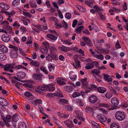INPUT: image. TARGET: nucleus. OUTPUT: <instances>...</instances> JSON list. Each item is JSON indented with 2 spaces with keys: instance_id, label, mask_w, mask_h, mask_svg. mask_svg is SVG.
<instances>
[{
  "instance_id": "1",
  "label": "nucleus",
  "mask_w": 128,
  "mask_h": 128,
  "mask_svg": "<svg viewBox=\"0 0 128 128\" xmlns=\"http://www.w3.org/2000/svg\"><path fill=\"white\" fill-rule=\"evenodd\" d=\"M115 117L118 120L122 121L125 118L126 114L124 112L119 111L116 112Z\"/></svg>"
},
{
  "instance_id": "2",
  "label": "nucleus",
  "mask_w": 128,
  "mask_h": 128,
  "mask_svg": "<svg viewBox=\"0 0 128 128\" xmlns=\"http://www.w3.org/2000/svg\"><path fill=\"white\" fill-rule=\"evenodd\" d=\"M11 116L10 115H7L5 118H3V120L6 123L7 126L10 127L11 123Z\"/></svg>"
},
{
  "instance_id": "3",
  "label": "nucleus",
  "mask_w": 128,
  "mask_h": 128,
  "mask_svg": "<svg viewBox=\"0 0 128 128\" xmlns=\"http://www.w3.org/2000/svg\"><path fill=\"white\" fill-rule=\"evenodd\" d=\"M8 102L4 98L0 97V105L2 107L6 106L9 104Z\"/></svg>"
},
{
  "instance_id": "4",
  "label": "nucleus",
  "mask_w": 128,
  "mask_h": 128,
  "mask_svg": "<svg viewBox=\"0 0 128 128\" xmlns=\"http://www.w3.org/2000/svg\"><path fill=\"white\" fill-rule=\"evenodd\" d=\"M111 102L112 104L116 107L119 104L118 100L115 97H113L112 98Z\"/></svg>"
},
{
  "instance_id": "5",
  "label": "nucleus",
  "mask_w": 128,
  "mask_h": 128,
  "mask_svg": "<svg viewBox=\"0 0 128 128\" xmlns=\"http://www.w3.org/2000/svg\"><path fill=\"white\" fill-rule=\"evenodd\" d=\"M10 36H9L8 34H6V35H3L2 37V40L4 42H7L10 40Z\"/></svg>"
},
{
  "instance_id": "6",
  "label": "nucleus",
  "mask_w": 128,
  "mask_h": 128,
  "mask_svg": "<svg viewBox=\"0 0 128 128\" xmlns=\"http://www.w3.org/2000/svg\"><path fill=\"white\" fill-rule=\"evenodd\" d=\"M89 100L90 102L93 104L97 101L98 99L96 96L92 95L89 97Z\"/></svg>"
},
{
  "instance_id": "7",
  "label": "nucleus",
  "mask_w": 128,
  "mask_h": 128,
  "mask_svg": "<svg viewBox=\"0 0 128 128\" xmlns=\"http://www.w3.org/2000/svg\"><path fill=\"white\" fill-rule=\"evenodd\" d=\"M81 81L82 83V86L84 87H87L88 88L90 89V87L89 88L88 86V83L87 81V78H85L84 79H81L80 80Z\"/></svg>"
},
{
  "instance_id": "8",
  "label": "nucleus",
  "mask_w": 128,
  "mask_h": 128,
  "mask_svg": "<svg viewBox=\"0 0 128 128\" xmlns=\"http://www.w3.org/2000/svg\"><path fill=\"white\" fill-rule=\"evenodd\" d=\"M3 27L4 28L7 30V31L9 34L12 32V28L9 26L8 24L4 25Z\"/></svg>"
},
{
  "instance_id": "9",
  "label": "nucleus",
  "mask_w": 128,
  "mask_h": 128,
  "mask_svg": "<svg viewBox=\"0 0 128 128\" xmlns=\"http://www.w3.org/2000/svg\"><path fill=\"white\" fill-rule=\"evenodd\" d=\"M17 76L20 79H22L25 77L26 74L23 72H17Z\"/></svg>"
},
{
  "instance_id": "10",
  "label": "nucleus",
  "mask_w": 128,
  "mask_h": 128,
  "mask_svg": "<svg viewBox=\"0 0 128 128\" xmlns=\"http://www.w3.org/2000/svg\"><path fill=\"white\" fill-rule=\"evenodd\" d=\"M104 78L106 80V81L108 82H111L112 81V78L110 76L108 75V74H104Z\"/></svg>"
},
{
  "instance_id": "11",
  "label": "nucleus",
  "mask_w": 128,
  "mask_h": 128,
  "mask_svg": "<svg viewBox=\"0 0 128 128\" xmlns=\"http://www.w3.org/2000/svg\"><path fill=\"white\" fill-rule=\"evenodd\" d=\"M32 77L34 80H41L42 79V78L40 77L39 74L37 73L34 74L32 75Z\"/></svg>"
},
{
  "instance_id": "12",
  "label": "nucleus",
  "mask_w": 128,
  "mask_h": 128,
  "mask_svg": "<svg viewBox=\"0 0 128 128\" xmlns=\"http://www.w3.org/2000/svg\"><path fill=\"white\" fill-rule=\"evenodd\" d=\"M0 50L2 52L4 53H6L8 52V49L5 46L3 45H0Z\"/></svg>"
},
{
  "instance_id": "13",
  "label": "nucleus",
  "mask_w": 128,
  "mask_h": 128,
  "mask_svg": "<svg viewBox=\"0 0 128 128\" xmlns=\"http://www.w3.org/2000/svg\"><path fill=\"white\" fill-rule=\"evenodd\" d=\"M14 66L11 64H9L6 65L4 68V71H8L9 69L11 68H13Z\"/></svg>"
},
{
  "instance_id": "14",
  "label": "nucleus",
  "mask_w": 128,
  "mask_h": 128,
  "mask_svg": "<svg viewBox=\"0 0 128 128\" xmlns=\"http://www.w3.org/2000/svg\"><path fill=\"white\" fill-rule=\"evenodd\" d=\"M98 91L101 93H104L106 90V88L102 87H99L97 88Z\"/></svg>"
},
{
  "instance_id": "15",
  "label": "nucleus",
  "mask_w": 128,
  "mask_h": 128,
  "mask_svg": "<svg viewBox=\"0 0 128 128\" xmlns=\"http://www.w3.org/2000/svg\"><path fill=\"white\" fill-rule=\"evenodd\" d=\"M65 90L68 92H71L73 90V87L71 86H65L64 88Z\"/></svg>"
},
{
  "instance_id": "16",
  "label": "nucleus",
  "mask_w": 128,
  "mask_h": 128,
  "mask_svg": "<svg viewBox=\"0 0 128 128\" xmlns=\"http://www.w3.org/2000/svg\"><path fill=\"white\" fill-rule=\"evenodd\" d=\"M18 116H19L16 114H14L12 116V121H14L15 122H17L18 120Z\"/></svg>"
},
{
  "instance_id": "17",
  "label": "nucleus",
  "mask_w": 128,
  "mask_h": 128,
  "mask_svg": "<svg viewBox=\"0 0 128 128\" xmlns=\"http://www.w3.org/2000/svg\"><path fill=\"white\" fill-rule=\"evenodd\" d=\"M47 37L50 39L52 40H56L57 39V37L55 36L52 35L51 34H47Z\"/></svg>"
},
{
  "instance_id": "18",
  "label": "nucleus",
  "mask_w": 128,
  "mask_h": 128,
  "mask_svg": "<svg viewBox=\"0 0 128 128\" xmlns=\"http://www.w3.org/2000/svg\"><path fill=\"white\" fill-rule=\"evenodd\" d=\"M94 65L92 63H88L86 64L85 68L86 69L89 70L93 68Z\"/></svg>"
},
{
  "instance_id": "19",
  "label": "nucleus",
  "mask_w": 128,
  "mask_h": 128,
  "mask_svg": "<svg viewBox=\"0 0 128 128\" xmlns=\"http://www.w3.org/2000/svg\"><path fill=\"white\" fill-rule=\"evenodd\" d=\"M11 56L12 58H16L18 56V52L16 51H13L10 53Z\"/></svg>"
},
{
  "instance_id": "20",
  "label": "nucleus",
  "mask_w": 128,
  "mask_h": 128,
  "mask_svg": "<svg viewBox=\"0 0 128 128\" xmlns=\"http://www.w3.org/2000/svg\"><path fill=\"white\" fill-rule=\"evenodd\" d=\"M26 124L24 122L19 123L18 124V128H26Z\"/></svg>"
},
{
  "instance_id": "21",
  "label": "nucleus",
  "mask_w": 128,
  "mask_h": 128,
  "mask_svg": "<svg viewBox=\"0 0 128 128\" xmlns=\"http://www.w3.org/2000/svg\"><path fill=\"white\" fill-rule=\"evenodd\" d=\"M48 90L50 91H53L55 90V88L51 84L48 85Z\"/></svg>"
},
{
  "instance_id": "22",
  "label": "nucleus",
  "mask_w": 128,
  "mask_h": 128,
  "mask_svg": "<svg viewBox=\"0 0 128 128\" xmlns=\"http://www.w3.org/2000/svg\"><path fill=\"white\" fill-rule=\"evenodd\" d=\"M48 85H46L44 84L43 85L41 86L40 88V89L42 90L46 91L48 90Z\"/></svg>"
},
{
  "instance_id": "23",
  "label": "nucleus",
  "mask_w": 128,
  "mask_h": 128,
  "mask_svg": "<svg viewBox=\"0 0 128 128\" xmlns=\"http://www.w3.org/2000/svg\"><path fill=\"white\" fill-rule=\"evenodd\" d=\"M110 128H120V126L118 124L113 123L110 126Z\"/></svg>"
},
{
  "instance_id": "24",
  "label": "nucleus",
  "mask_w": 128,
  "mask_h": 128,
  "mask_svg": "<svg viewBox=\"0 0 128 128\" xmlns=\"http://www.w3.org/2000/svg\"><path fill=\"white\" fill-rule=\"evenodd\" d=\"M86 112H90L91 113H93L94 109L90 107H87L86 108Z\"/></svg>"
},
{
  "instance_id": "25",
  "label": "nucleus",
  "mask_w": 128,
  "mask_h": 128,
  "mask_svg": "<svg viewBox=\"0 0 128 128\" xmlns=\"http://www.w3.org/2000/svg\"><path fill=\"white\" fill-rule=\"evenodd\" d=\"M61 49V50L63 51L64 52H66L68 50H69L70 49V48L68 47L64 46L62 45V46Z\"/></svg>"
},
{
  "instance_id": "26",
  "label": "nucleus",
  "mask_w": 128,
  "mask_h": 128,
  "mask_svg": "<svg viewBox=\"0 0 128 128\" xmlns=\"http://www.w3.org/2000/svg\"><path fill=\"white\" fill-rule=\"evenodd\" d=\"M94 57L101 60H102L104 59V57L102 54H96L94 55Z\"/></svg>"
},
{
  "instance_id": "27",
  "label": "nucleus",
  "mask_w": 128,
  "mask_h": 128,
  "mask_svg": "<svg viewBox=\"0 0 128 128\" xmlns=\"http://www.w3.org/2000/svg\"><path fill=\"white\" fill-rule=\"evenodd\" d=\"M40 69L45 74H48V72L45 69V68L44 66H41L40 67Z\"/></svg>"
},
{
  "instance_id": "28",
  "label": "nucleus",
  "mask_w": 128,
  "mask_h": 128,
  "mask_svg": "<svg viewBox=\"0 0 128 128\" xmlns=\"http://www.w3.org/2000/svg\"><path fill=\"white\" fill-rule=\"evenodd\" d=\"M74 61L76 63H77L78 64V65H76V68H78L79 67H81L80 66V62L76 58H74Z\"/></svg>"
},
{
  "instance_id": "29",
  "label": "nucleus",
  "mask_w": 128,
  "mask_h": 128,
  "mask_svg": "<svg viewBox=\"0 0 128 128\" xmlns=\"http://www.w3.org/2000/svg\"><path fill=\"white\" fill-rule=\"evenodd\" d=\"M69 75V78L72 80L73 81L76 79V76L74 75V73H72V74H70Z\"/></svg>"
},
{
  "instance_id": "30",
  "label": "nucleus",
  "mask_w": 128,
  "mask_h": 128,
  "mask_svg": "<svg viewBox=\"0 0 128 128\" xmlns=\"http://www.w3.org/2000/svg\"><path fill=\"white\" fill-rule=\"evenodd\" d=\"M84 28L83 26H80L76 29V31L78 33H80L82 29Z\"/></svg>"
},
{
  "instance_id": "31",
  "label": "nucleus",
  "mask_w": 128,
  "mask_h": 128,
  "mask_svg": "<svg viewBox=\"0 0 128 128\" xmlns=\"http://www.w3.org/2000/svg\"><path fill=\"white\" fill-rule=\"evenodd\" d=\"M30 64L34 66H36L37 67H39L40 64L38 62H33L32 61L30 62Z\"/></svg>"
},
{
  "instance_id": "32",
  "label": "nucleus",
  "mask_w": 128,
  "mask_h": 128,
  "mask_svg": "<svg viewBox=\"0 0 128 128\" xmlns=\"http://www.w3.org/2000/svg\"><path fill=\"white\" fill-rule=\"evenodd\" d=\"M100 72L97 69H94L91 71L92 74H100Z\"/></svg>"
},
{
  "instance_id": "33",
  "label": "nucleus",
  "mask_w": 128,
  "mask_h": 128,
  "mask_svg": "<svg viewBox=\"0 0 128 128\" xmlns=\"http://www.w3.org/2000/svg\"><path fill=\"white\" fill-rule=\"evenodd\" d=\"M100 120L102 122H104L106 121V118L105 116H102L100 117Z\"/></svg>"
},
{
  "instance_id": "34",
  "label": "nucleus",
  "mask_w": 128,
  "mask_h": 128,
  "mask_svg": "<svg viewBox=\"0 0 128 128\" xmlns=\"http://www.w3.org/2000/svg\"><path fill=\"white\" fill-rule=\"evenodd\" d=\"M51 54L52 56V60H57L58 59L57 56L55 54L52 53H51Z\"/></svg>"
},
{
  "instance_id": "35",
  "label": "nucleus",
  "mask_w": 128,
  "mask_h": 128,
  "mask_svg": "<svg viewBox=\"0 0 128 128\" xmlns=\"http://www.w3.org/2000/svg\"><path fill=\"white\" fill-rule=\"evenodd\" d=\"M55 68V66L54 65L50 64L49 66H48V68L49 69V70L50 72H51L52 70V69L54 70Z\"/></svg>"
},
{
  "instance_id": "36",
  "label": "nucleus",
  "mask_w": 128,
  "mask_h": 128,
  "mask_svg": "<svg viewBox=\"0 0 128 128\" xmlns=\"http://www.w3.org/2000/svg\"><path fill=\"white\" fill-rule=\"evenodd\" d=\"M24 95L26 97H29L32 95V94L30 92H25Z\"/></svg>"
},
{
  "instance_id": "37",
  "label": "nucleus",
  "mask_w": 128,
  "mask_h": 128,
  "mask_svg": "<svg viewBox=\"0 0 128 128\" xmlns=\"http://www.w3.org/2000/svg\"><path fill=\"white\" fill-rule=\"evenodd\" d=\"M56 82L59 84L61 85H65L66 84L64 82L61 80H57Z\"/></svg>"
},
{
  "instance_id": "38",
  "label": "nucleus",
  "mask_w": 128,
  "mask_h": 128,
  "mask_svg": "<svg viewBox=\"0 0 128 128\" xmlns=\"http://www.w3.org/2000/svg\"><path fill=\"white\" fill-rule=\"evenodd\" d=\"M22 66L21 65H16L15 66H14L13 68L14 70H18L20 68H22Z\"/></svg>"
},
{
  "instance_id": "39",
  "label": "nucleus",
  "mask_w": 128,
  "mask_h": 128,
  "mask_svg": "<svg viewBox=\"0 0 128 128\" xmlns=\"http://www.w3.org/2000/svg\"><path fill=\"white\" fill-rule=\"evenodd\" d=\"M58 20L56 21V28H59L63 27V26H62V24L61 23H60L59 24L58 23Z\"/></svg>"
},
{
  "instance_id": "40",
  "label": "nucleus",
  "mask_w": 128,
  "mask_h": 128,
  "mask_svg": "<svg viewBox=\"0 0 128 128\" xmlns=\"http://www.w3.org/2000/svg\"><path fill=\"white\" fill-rule=\"evenodd\" d=\"M100 18L102 20H104L106 19V17L103 15L101 13H99V14Z\"/></svg>"
},
{
  "instance_id": "41",
  "label": "nucleus",
  "mask_w": 128,
  "mask_h": 128,
  "mask_svg": "<svg viewBox=\"0 0 128 128\" xmlns=\"http://www.w3.org/2000/svg\"><path fill=\"white\" fill-rule=\"evenodd\" d=\"M30 4L32 7H36V3L35 2H30Z\"/></svg>"
},
{
  "instance_id": "42",
  "label": "nucleus",
  "mask_w": 128,
  "mask_h": 128,
  "mask_svg": "<svg viewBox=\"0 0 128 128\" xmlns=\"http://www.w3.org/2000/svg\"><path fill=\"white\" fill-rule=\"evenodd\" d=\"M46 60L49 61H51L52 58L51 55H50L49 54H48L47 56L46 57Z\"/></svg>"
},
{
  "instance_id": "43",
  "label": "nucleus",
  "mask_w": 128,
  "mask_h": 128,
  "mask_svg": "<svg viewBox=\"0 0 128 128\" xmlns=\"http://www.w3.org/2000/svg\"><path fill=\"white\" fill-rule=\"evenodd\" d=\"M80 94L78 92H75L72 94V96L73 97L76 98L80 96Z\"/></svg>"
},
{
  "instance_id": "44",
  "label": "nucleus",
  "mask_w": 128,
  "mask_h": 128,
  "mask_svg": "<svg viewBox=\"0 0 128 128\" xmlns=\"http://www.w3.org/2000/svg\"><path fill=\"white\" fill-rule=\"evenodd\" d=\"M66 17L68 19H70L72 17V15L69 13H66Z\"/></svg>"
},
{
  "instance_id": "45",
  "label": "nucleus",
  "mask_w": 128,
  "mask_h": 128,
  "mask_svg": "<svg viewBox=\"0 0 128 128\" xmlns=\"http://www.w3.org/2000/svg\"><path fill=\"white\" fill-rule=\"evenodd\" d=\"M24 86H25L29 88H32L33 86L31 84L28 83H25L24 84Z\"/></svg>"
},
{
  "instance_id": "46",
  "label": "nucleus",
  "mask_w": 128,
  "mask_h": 128,
  "mask_svg": "<svg viewBox=\"0 0 128 128\" xmlns=\"http://www.w3.org/2000/svg\"><path fill=\"white\" fill-rule=\"evenodd\" d=\"M15 122L14 121H12V122H11L10 126H14V127H15L16 126V122Z\"/></svg>"
},
{
  "instance_id": "47",
  "label": "nucleus",
  "mask_w": 128,
  "mask_h": 128,
  "mask_svg": "<svg viewBox=\"0 0 128 128\" xmlns=\"http://www.w3.org/2000/svg\"><path fill=\"white\" fill-rule=\"evenodd\" d=\"M106 96L107 98L110 99L112 96V95L108 92H107L106 94Z\"/></svg>"
},
{
  "instance_id": "48",
  "label": "nucleus",
  "mask_w": 128,
  "mask_h": 128,
  "mask_svg": "<svg viewBox=\"0 0 128 128\" xmlns=\"http://www.w3.org/2000/svg\"><path fill=\"white\" fill-rule=\"evenodd\" d=\"M23 14L25 16H27L30 18H31V15L28 12H23Z\"/></svg>"
},
{
  "instance_id": "49",
  "label": "nucleus",
  "mask_w": 128,
  "mask_h": 128,
  "mask_svg": "<svg viewBox=\"0 0 128 128\" xmlns=\"http://www.w3.org/2000/svg\"><path fill=\"white\" fill-rule=\"evenodd\" d=\"M92 123L93 125L96 127L97 128H101L99 125L94 121H92Z\"/></svg>"
},
{
  "instance_id": "50",
  "label": "nucleus",
  "mask_w": 128,
  "mask_h": 128,
  "mask_svg": "<svg viewBox=\"0 0 128 128\" xmlns=\"http://www.w3.org/2000/svg\"><path fill=\"white\" fill-rule=\"evenodd\" d=\"M20 4L18 3L16 1L14 0L12 2V5L13 6H16Z\"/></svg>"
},
{
  "instance_id": "51",
  "label": "nucleus",
  "mask_w": 128,
  "mask_h": 128,
  "mask_svg": "<svg viewBox=\"0 0 128 128\" xmlns=\"http://www.w3.org/2000/svg\"><path fill=\"white\" fill-rule=\"evenodd\" d=\"M78 22V21L76 20H74L72 24V26L73 28L75 27L76 26Z\"/></svg>"
},
{
  "instance_id": "52",
  "label": "nucleus",
  "mask_w": 128,
  "mask_h": 128,
  "mask_svg": "<svg viewBox=\"0 0 128 128\" xmlns=\"http://www.w3.org/2000/svg\"><path fill=\"white\" fill-rule=\"evenodd\" d=\"M62 23L63 24V26H64L65 28H68V24L64 20H63Z\"/></svg>"
},
{
  "instance_id": "53",
  "label": "nucleus",
  "mask_w": 128,
  "mask_h": 128,
  "mask_svg": "<svg viewBox=\"0 0 128 128\" xmlns=\"http://www.w3.org/2000/svg\"><path fill=\"white\" fill-rule=\"evenodd\" d=\"M116 47L117 49L119 48H120V44H119V42L118 40H117L116 43Z\"/></svg>"
},
{
  "instance_id": "54",
  "label": "nucleus",
  "mask_w": 128,
  "mask_h": 128,
  "mask_svg": "<svg viewBox=\"0 0 128 128\" xmlns=\"http://www.w3.org/2000/svg\"><path fill=\"white\" fill-rule=\"evenodd\" d=\"M92 63L93 64H94L96 67H98L99 66V64L98 62L94 61Z\"/></svg>"
},
{
  "instance_id": "55",
  "label": "nucleus",
  "mask_w": 128,
  "mask_h": 128,
  "mask_svg": "<svg viewBox=\"0 0 128 128\" xmlns=\"http://www.w3.org/2000/svg\"><path fill=\"white\" fill-rule=\"evenodd\" d=\"M9 8L10 6L9 5L5 4L4 6V7L3 9L5 10H8L9 9Z\"/></svg>"
},
{
  "instance_id": "56",
  "label": "nucleus",
  "mask_w": 128,
  "mask_h": 128,
  "mask_svg": "<svg viewBox=\"0 0 128 128\" xmlns=\"http://www.w3.org/2000/svg\"><path fill=\"white\" fill-rule=\"evenodd\" d=\"M20 30L21 31H22V32H26V29L23 26H21L20 28Z\"/></svg>"
},
{
  "instance_id": "57",
  "label": "nucleus",
  "mask_w": 128,
  "mask_h": 128,
  "mask_svg": "<svg viewBox=\"0 0 128 128\" xmlns=\"http://www.w3.org/2000/svg\"><path fill=\"white\" fill-rule=\"evenodd\" d=\"M60 102H62L63 103H67V102L66 100L64 98L61 99L59 100Z\"/></svg>"
},
{
  "instance_id": "58",
  "label": "nucleus",
  "mask_w": 128,
  "mask_h": 128,
  "mask_svg": "<svg viewBox=\"0 0 128 128\" xmlns=\"http://www.w3.org/2000/svg\"><path fill=\"white\" fill-rule=\"evenodd\" d=\"M84 34H86L88 35L90 34V33L89 31L87 29H86L85 30H82Z\"/></svg>"
},
{
  "instance_id": "59",
  "label": "nucleus",
  "mask_w": 128,
  "mask_h": 128,
  "mask_svg": "<svg viewBox=\"0 0 128 128\" xmlns=\"http://www.w3.org/2000/svg\"><path fill=\"white\" fill-rule=\"evenodd\" d=\"M78 52L79 53L81 54L83 56H84V51L83 50H82L81 49H80Z\"/></svg>"
},
{
  "instance_id": "60",
  "label": "nucleus",
  "mask_w": 128,
  "mask_h": 128,
  "mask_svg": "<svg viewBox=\"0 0 128 128\" xmlns=\"http://www.w3.org/2000/svg\"><path fill=\"white\" fill-rule=\"evenodd\" d=\"M124 5L123 6V8L124 9V10H127V5L126 3L125 2L124 3Z\"/></svg>"
},
{
  "instance_id": "61",
  "label": "nucleus",
  "mask_w": 128,
  "mask_h": 128,
  "mask_svg": "<svg viewBox=\"0 0 128 128\" xmlns=\"http://www.w3.org/2000/svg\"><path fill=\"white\" fill-rule=\"evenodd\" d=\"M66 108L68 110H71L72 109V108L71 106L70 105L66 106Z\"/></svg>"
},
{
  "instance_id": "62",
  "label": "nucleus",
  "mask_w": 128,
  "mask_h": 128,
  "mask_svg": "<svg viewBox=\"0 0 128 128\" xmlns=\"http://www.w3.org/2000/svg\"><path fill=\"white\" fill-rule=\"evenodd\" d=\"M91 87L92 88H93L94 90H97L98 88L94 84H92L91 85Z\"/></svg>"
},
{
  "instance_id": "63",
  "label": "nucleus",
  "mask_w": 128,
  "mask_h": 128,
  "mask_svg": "<svg viewBox=\"0 0 128 128\" xmlns=\"http://www.w3.org/2000/svg\"><path fill=\"white\" fill-rule=\"evenodd\" d=\"M86 42V44H87L88 46H91L92 45V44L91 43V41L90 40H88Z\"/></svg>"
},
{
  "instance_id": "64",
  "label": "nucleus",
  "mask_w": 128,
  "mask_h": 128,
  "mask_svg": "<svg viewBox=\"0 0 128 128\" xmlns=\"http://www.w3.org/2000/svg\"><path fill=\"white\" fill-rule=\"evenodd\" d=\"M14 26H18L19 27H20V25L18 23H17V21H15L14 24H13Z\"/></svg>"
}]
</instances>
